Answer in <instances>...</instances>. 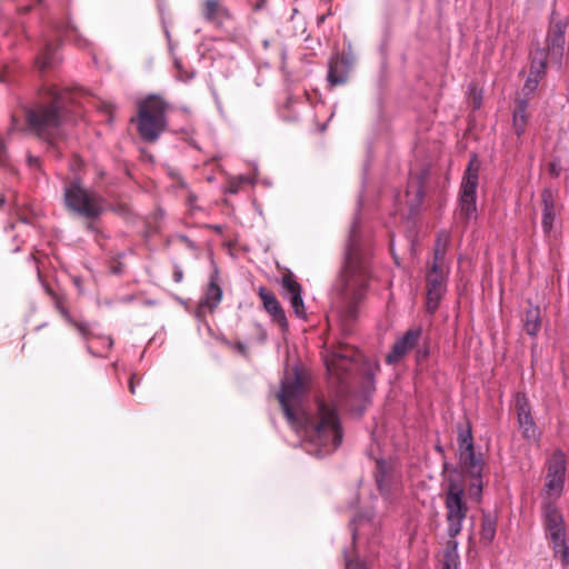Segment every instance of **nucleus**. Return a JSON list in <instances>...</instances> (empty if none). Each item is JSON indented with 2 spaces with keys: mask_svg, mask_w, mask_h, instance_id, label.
Here are the masks:
<instances>
[{
  "mask_svg": "<svg viewBox=\"0 0 569 569\" xmlns=\"http://www.w3.org/2000/svg\"><path fill=\"white\" fill-rule=\"evenodd\" d=\"M64 31H66L67 33H69V32H74V33H76V31H77V30H76V27H74V26H72L71 23H68V24L64 27Z\"/></svg>",
  "mask_w": 569,
  "mask_h": 569,
  "instance_id": "c03bdc74",
  "label": "nucleus"
},
{
  "mask_svg": "<svg viewBox=\"0 0 569 569\" xmlns=\"http://www.w3.org/2000/svg\"><path fill=\"white\" fill-rule=\"evenodd\" d=\"M177 239L182 242L187 248L190 250H196L197 246L196 243L186 234H178Z\"/></svg>",
  "mask_w": 569,
  "mask_h": 569,
  "instance_id": "c9c22d12",
  "label": "nucleus"
},
{
  "mask_svg": "<svg viewBox=\"0 0 569 569\" xmlns=\"http://www.w3.org/2000/svg\"><path fill=\"white\" fill-rule=\"evenodd\" d=\"M373 512L371 510L360 512L350 522V529L352 533V540L353 542L357 539L359 529L363 526L366 522H370L373 518Z\"/></svg>",
  "mask_w": 569,
  "mask_h": 569,
  "instance_id": "bb28decb",
  "label": "nucleus"
},
{
  "mask_svg": "<svg viewBox=\"0 0 569 569\" xmlns=\"http://www.w3.org/2000/svg\"><path fill=\"white\" fill-rule=\"evenodd\" d=\"M421 342H423V343L422 345L420 343L419 347H417L415 349L416 350V360L418 362L425 361L429 357V353H430L429 346L427 345V338L425 337V339Z\"/></svg>",
  "mask_w": 569,
  "mask_h": 569,
  "instance_id": "2f4dec72",
  "label": "nucleus"
},
{
  "mask_svg": "<svg viewBox=\"0 0 569 569\" xmlns=\"http://www.w3.org/2000/svg\"><path fill=\"white\" fill-rule=\"evenodd\" d=\"M258 295L262 300L264 310L269 313L274 322L279 325L282 331L288 330V321L283 308L278 301L273 292L260 287Z\"/></svg>",
  "mask_w": 569,
  "mask_h": 569,
  "instance_id": "a211bd4d",
  "label": "nucleus"
},
{
  "mask_svg": "<svg viewBox=\"0 0 569 569\" xmlns=\"http://www.w3.org/2000/svg\"><path fill=\"white\" fill-rule=\"evenodd\" d=\"M87 350H88V352H89V353H91L92 356H98V353H96V352L92 350V348H91V346H90L89 343H87Z\"/></svg>",
  "mask_w": 569,
  "mask_h": 569,
  "instance_id": "a18cd8bd",
  "label": "nucleus"
},
{
  "mask_svg": "<svg viewBox=\"0 0 569 569\" xmlns=\"http://www.w3.org/2000/svg\"><path fill=\"white\" fill-rule=\"evenodd\" d=\"M71 100L67 90H59L53 84L43 86L39 101L34 107L26 109L29 129L39 138L52 142L67 120L68 103Z\"/></svg>",
  "mask_w": 569,
  "mask_h": 569,
  "instance_id": "7ed1b4c3",
  "label": "nucleus"
},
{
  "mask_svg": "<svg viewBox=\"0 0 569 569\" xmlns=\"http://www.w3.org/2000/svg\"><path fill=\"white\" fill-rule=\"evenodd\" d=\"M282 295L290 301L293 312L299 318H305V303L301 296V286L292 277V274H286L282 277Z\"/></svg>",
  "mask_w": 569,
  "mask_h": 569,
  "instance_id": "f3484780",
  "label": "nucleus"
},
{
  "mask_svg": "<svg viewBox=\"0 0 569 569\" xmlns=\"http://www.w3.org/2000/svg\"><path fill=\"white\" fill-rule=\"evenodd\" d=\"M129 390L132 395L136 393V382H134V376H131L130 377V380H129Z\"/></svg>",
  "mask_w": 569,
  "mask_h": 569,
  "instance_id": "79ce46f5",
  "label": "nucleus"
},
{
  "mask_svg": "<svg viewBox=\"0 0 569 569\" xmlns=\"http://www.w3.org/2000/svg\"><path fill=\"white\" fill-rule=\"evenodd\" d=\"M183 279V271L180 266L174 264L173 267V280L174 282L179 283Z\"/></svg>",
  "mask_w": 569,
  "mask_h": 569,
  "instance_id": "e433bc0d",
  "label": "nucleus"
},
{
  "mask_svg": "<svg viewBox=\"0 0 569 569\" xmlns=\"http://www.w3.org/2000/svg\"><path fill=\"white\" fill-rule=\"evenodd\" d=\"M63 202L68 211L87 220L99 219L107 209L104 197L83 186L79 179L66 183Z\"/></svg>",
  "mask_w": 569,
  "mask_h": 569,
  "instance_id": "39448f33",
  "label": "nucleus"
},
{
  "mask_svg": "<svg viewBox=\"0 0 569 569\" xmlns=\"http://www.w3.org/2000/svg\"><path fill=\"white\" fill-rule=\"evenodd\" d=\"M323 20H325V17H323V16L319 18V21H320V22H322Z\"/></svg>",
  "mask_w": 569,
  "mask_h": 569,
  "instance_id": "8fccbe9b",
  "label": "nucleus"
},
{
  "mask_svg": "<svg viewBox=\"0 0 569 569\" xmlns=\"http://www.w3.org/2000/svg\"><path fill=\"white\" fill-rule=\"evenodd\" d=\"M423 339L421 326L409 328L393 342L390 352L386 356V363L390 366L399 363L409 352L419 347Z\"/></svg>",
  "mask_w": 569,
  "mask_h": 569,
  "instance_id": "f8f14e48",
  "label": "nucleus"
},
{
  "mask_svg": "<svg viewBox=\"0 0 569 569\" xmlns=\"http://www.w3.org/2000/svg\"><path fill=\"white\" fill-rule=\"evenodd\" d=\"M528 100H517L516 108L512 113V128L518 138H520L525 131L528 122Z\"/></svg>",
  "mask_w": 569,
  "mask_h": 569,
  "instance_id": "412c9836",
  "label": "nucleus"
},
{
  "mask_svg": "<svg viewBox=\"0 0 569 569\" xmlns=\"http://www.w3.org/2000/svg\"><path fill=\"white\" fill-rule=\"evenodd\" d=\"M542 217L541 227L546 236L553 231L560 206L557 202V193L551 188L541 191Z\"/></svg>",
  "mask_w": 569,
  "mask_h": 569,
  "instance_id": "dca6fc26",
  "label": "nucleus"
},
{
  "mask_svg": "<svg viewBox=\"0 0 569 569\" xmlns=\"http://www.w3.org/2000/svg\"><path fill=\"white\" fill-rule=\"evenodd\" d=\"M562 170L561 161L558 158H555L550 161L548 167V172L551 177L557 178L560 176Z\"/></svg>",
  "mask_w": 569,
  "mask_h": 569,
  "instance_id": "473e14b6",
  "label": "nucleus"
},
{
  "mask_svg": "<svg viewBox=\"0 0 569 569\" xmlns=\"http://www.w3.org/2000/svg\"><path fill=\"white\" fill-rule=\"evenodd\" d=\"M446 272L443 268L432 264L427 274V308L429 312H435L439 306L440 299L446 290Z\"/></svg>",
  "mask_w": 569,
  "mask_h": 569,
  "instance_id": "2eb2a0df",
  "label": "nucleus"
},
{
  "mask_svg": "<svg viewBox=\"0 0 569 569\" xmlns=\"http://www.w3.org/2000/svg\"><path fill=\"white\" fill-rule=\"evenodd\" d=\"M209 228L216 231L217 233H221L223 230V227L221 224H211L209 226Z\"/></svg>",
  "mask_w": 569,
  "mask_h": 569,
  "instance_id": "37998d69",
  "label": "nucleus"
},
{
  "mask_svg": "<svg viewBox=\"0 0 569 569\" xmlns=\"http://www.w3.org/2000/svg\"><path fill=\"white\" fill-rule=\"evenodd\" d=\"M458 445L460 465L472 478L468 488V497L476 502H480L483 489L482 470L485 462L481 456L477 455L475 451L470 427L459 430Z\"/></svg>",
  "mask_w": 569,
  "mask_h": 569,
  "instance_id": "0eeeda50",
  "label": "nucleus"
},
{
  "mask_svg": "<svg viewBox=\"0 0 569 569\" xmlns=\"http://www.w3.org/2000/svg\"><path fill=\"white\" fill-rule=\"evenodd\" d=\"M346 569H369L367 563L359 559H349L346 556Z\"/></svg>",
  "mask_w": 569,
  "mask_h": 569,
  "instance_id": "72a5a7b5",
  "label": "nucleus"
},
{
  "mask_svg": "<svg viewBox=\"0 0 569 569\" xmlns=\"http://www.w3.org/2000/svg\"><path fill=\"white\" fill-rule=\"evenodd\" d=\"M496 537V520L490 516L485 515L482 519L480 539L485 543H490Z\"/></svg>",
  "mask_w": 569,
  "mask_h": 569,
  "instance_id": "a878e982",
  "label": "nucleus"
},
{
  "mask_svg": "<svg viewBox=\"0 0 569 569\" xmlns=\"http://www.w3.org/2000/svg\"><path fill=\"white\" fill-rule=\"evenodd\" d=\"M350 61L342 57H332L329 61L328 81L331 86L343 84L349 76Z\"/></svg>",
  "mask_w": 569,
  "mask_h": 569,
  "instance_id": "6ab92c4d",
  "label": "nucleus"
},
{
  "mask_svg": "<svg viewBox=\"0 0 569 569\" xmlns=\"http://www.w3.org/2000/svg\"><path fill=\"white\" fill-rule=\"evenodd\" d=\"M519 429L523 436V438L528 440H536L539 436L537 425L531 415L517 418Z\"/></svg>",
  "mask_w": 569,
  "mask_h": 569,
  "instance_id": "b1692460",
  "label": "nucleus"
},
{
  "mask_svg": "<svg viewBox=\"0 0 569 569\" xmlns=\"http://www.w3.org/2000/svg\"><path fill=\"white\" fill-rule=\"evenodd\" d=\"M409 188L410 189L416 188V192H417V202L415 204L413 203L410 204L411 210H413L416 207L419 206V203L423 197V190H422V187L420 186V183H418V182L415 184H411Z\"/></svg>",
  "mask_w": 569,
  "mask_h": 569,
  "instance_id": "f704fd0d",
  "label": "nucleus"
},
{
  "mask_svg": "<svg viewBox=\"0 0 569 569\" xmlns=\"http://www.w3.org/2000/svg\"><path fill=\"white\" fill-rule=\"evenodd\" d=\"M548 61L549 57L546 53L536 50L531 61L529 74L541 80L542 77L546 74Z\"/></svg>",
  "mask_w": 569,
  "mask_h": 569,
  "instance_id": "5701e85b",
  "label": "nucleus"
},
{
  "mask_svg": "<svg viewBox=\"0 0 569 569\" xmlns=\"http://www.w3.org/2000/svg\"><path fill=\"white\" fill-rule=\"evenodd\" d=\"M86 228L88 231L90 232H98V228L97 226L94 224V220H88L87 224H86Z\"/></svg>",
  "mask_w": 569,
  "mask_h": 569,
  "instance_id": "a19ab883",
  "label": "nucleus"
},
{
  "mask_svg": "<svg viewBox=\"0 0 569 569\" xmlns=\"http://www.w3.org/2000/svg\"><path fill=\"white\" fill-rule=\"evenodd\" d=\"M569 48V18H560L553 10L546 33L545 47L538 49L549 57V62L557 69L562 67V58Z\"/></svg>",
  "mask_w": 569,
  "mask_h": 569,
  "instance_id": "6e6552de",
  "label": "nucleus"
},
{
  "mask_svg": "<svg viewBox=\"0 0 569 569\" xmlns=\"http://www.w3.org/2000/svg\"><path fill=\"white\" fill-rule=\"evenodd\" d=\"M466 486L459 473L450 475L445 489V508L448 541L443 550L441 569H459L460 559L458 553L457 536L462 530L463 521L467 518L468 506L465 500Z\"/></svg>",
  "mask_w": 569,
  "mask_h": 569,
  "instance_id": "20e7f679",
  "label": "nucleus"
},
{
  "mask_svg": "<svg viewBox=\"0 0 569 569\" xmlns=\"http://www.w3.org/2000/svg\"><path fill=\"white\" fill-rule=\"evenodd\" d=\"M237 191H238V186H233V184H231V186H230V192H231V193H236Z\"/></svg>",
  "mask_w": 569,
  "mask_h": 569,
  "instance_id": "de8ad7c7",
  "label": "nucleus"
},
{
  "mask_svg": "<svg viewBox=\"0 0 569 569\" xmlns=\"http://www.w3.org/2000/svg\"><path fill=\"white\" fill-rule=\"evenodd\" d=\"M7 159L6 148L2 142H0V166L4 163Z\"/></svg>",
  "mask_w": 569,
  "mask_h": 569,
  "instance_id": "ea45409f",
  "label": "nucleus"
},
{
  "mask_svg": "<svg viewBox=\"0 0 569 569\" xmlns=\"http://www.w3.org/2000/svg\"><path fill=\"white\" fill-rule=\"evenodd\" d=\"M540 79L528 74L527 80L522 87V93L526 97L525 99H529V97L537 90L539 86Z\"/></svg>",
  "mask_w": 569,
  "mask_h": 569,
  "instance_id": "7c9ffc66",
  "label": "nucleus"
},
{
  "mask_svg": "<svg viewBox=\"0 0 569 569\" xmlns=\"http://www.w3.org/2000/svg\"><path fill=\"white\" fill-rule=\"evenodd\" d=\"M447 241H448V236L447 234L445 236L443 242H442L440 237L437 240V244H436V248H435L433 263L432 264H437L438 268H443Z\"/></svg>",
  "mask_w": 569,
  "mask_h": 569,
  "instance_id": "c756f323",
  "label": "nucleus"
},
{
  "mask_svg": "<svg viewBox=\"0 0 569 569\" xmlns=\"http://www.w3.org/2000/svg\"><path fill=\"white\" fill-rule=\"evenodd\" d=\"M222 299V289L218 283L217 272L210 277L204 297L200 301L199 308H207L213 311Z\"/></svg>",
  "mask_w": 569,
  "mask_h": 569,
  "instance_id": "aec40b11",
  "label": "nucleus"
},
{
  "mask_svg": "<svg viewBox=\"0 0 569 569\" xmlns=\"http://www.w3.org/2000/svg\"><path fill=\"white\" fill-rule=\"evenodd\" d=\"M166 37L168 40H170V32L168 30H166Z\"/></svg>",
  "mask_w": 569,
  "mask_h": 569,
  "instance_id": "09e8293b",
  "label": "nucleus"
},
{
  "mask_svg": "<svg viewBox=\"0 0 569 569\" xmlns=\"http://www.w3.org/2000/svg\"><path fill=\"white\" fill-rule=\"evenodd\" d=\"M515 409H516L517 418H521V417L531 415L529 401L525 393L516 395Z\"/></svg>",
  "mask_w": 569,
  "mask_h": 569,
  "instance_id": "c85d7f7f",
  "label": "nucleus"
},
{
  "mask_svg": "<svg viewBox=\"0 0 569 569\" xmlns=\"http://www.w3.org/2000/svg\"><path fill=\"white\" fill-rule=\"evenodd\" d=\"M100 341H101V345H103V347H106V349H111L112 346H113V340L111 339V337L109 336H98L97 337Z\"/></svg>",
  "mask_w": 569,
  "mask_h": 569,
  "instance_id": "4c0bfd02",
  "label": "nucleus"
},
{
  "mask_svg": "<svg viewBox=\"0 0 569 569\" xmlns=\"http://www.w3.org/2000/svg\"><path fill=\"white\" fill-rule=\"evenodd\" d=\"M200 13L206 22L219 29L234 19L233 12L227 7L224 0H201Z\"/></svg>",
  "mask_w": 569,
  "mask_h": 569,
  "instance_id": "4468645a",
  "label": "nucleus"
},
{
  "mask_svg": "<svg viewBox=\"0 0 569 569\" xmlns=\"http://www.w3.org/2000/svg\"><path fill=\"white\" fill-rule=\"evenodd\" d=\"M522 321L526 333L536 337L541 329V309L538 306H530Z\"/></svg>",
  "mask_w": 569,
  "mask_h": 569,
  "instance_id": "4be33fe9",
  "label": "nucleus"
},
{
  "mask_svg": "<svg viewBox=\"0 0 569 569\" xmlns=\"http://www.w3.org/2000/svg\"><path fill=\"white\" fill-rule=\"evenodd\" d=\"M58 61L56 44L48 42L44 44L42 53L38 57L37 62L40 68H50Z\"/></svg>",
  "mask_w": 569,
  "mask_h": 569,
  "instance_id": "393cba45",
  "label": "nucleus"
},
{
  "mask_svg": "<svg viewBox=\"0 0 569 569\" xmlns=\"http://www.w3.org/2000/svg\"><path fill=\"white\" fill-rule=\"evenodd\" d=\"M370 244L360 234L359 218L352 222L345 266L337 283V313L345 321H353L358 316V305L365 299L370 271Z\"/></svg>",
  "mask_w": 569,
  "mask_h": 569,
  "instance_id": "f03ea898",
  "label": "nucleus"
},
{
  "mask_svg": "<svg viewBox=\"0 0 569 569\" xmlns=\"http://www.w3.org/2000/svg\"><path fill=\"white\" fill-rule=\"evenodd\" d=\"M28 163L32 168H39L40 167V160L38 157L28 156Z\"/></svg>",
  "mask_w": 569,
  "mask_h": 569,
  "instance_id": "58836bf2",
  "label": "nucleus"
},
{
  "mask_svg": "<svg viewBox=\"0 0 569 569\" xmlns=\"http://www.w3.org/2000/svg\"><path fill=\"white\" fill-rule=\"evenodd\" d=\"M61 313L72 326L76 327V329L86 340H88L90 337H93L89 322L72 319L69 311L63 308H61Z\"/></svg>",
  "mask_w": 569,
  "mask_h": 569,
  "instance_id": "cd10ccee",
  "label": "nucleus"
},
{
  "mask_svg": "<svg viewBox=\"0 0 569 569\" xmlns=\"http://www.w3.org/2000/svg\"><path fill=\"white\" fill-rule=\"evenodd\" d=\"M567 471L566 456L561 450L553 451L548 461L545 490L549 498L561 496Z\"/></svg>",
  "mask_w": 569,
  "mask_h": 569,
  "instance_id": "9b49d317",
  "label": "nucleus"
},
{
  "mask_svg": "<svg viewBox=\"0 0 569 569\" xmlns=\"http://www.w3.org/2000/svg\"><path fill=\"white\" fill-rule=\"evenodd\" d=\"M358 356L356 349L340 346L326 357L325 362L329 375L336 376L342 381L343 376L353 369Z\"/></svg>",
  "mask_w": 569,
  "mask_h": 569,
  "instance_id": "ddd939ff",
  "label": "nucleus"
},
{
  "mask_svg": "<svg viewBox=\"0 0 569 569\" xmlns=\"http://www.w3.org/2000/svg\"><path fill=\"white\" fill-rule=\"evenodd\" d=\"M305 391L302 373L296 367L281 380L277 397L289 423L302 433L306 451L325 457L341 445L340 419L337 409L323 400H318L312 411L300 410Z\"/></svg>",
  "mask_w": 569,
  "mask_h": 569,
  "instance_id": "f257e3e1",
  "label": "nucleus"
},
{
  "mask_svg": "<svg viewBox=\"0 0 569 569\" xmlns=\"http://www.w3.org/2000/svg\"><path fill=\"white\" fill-rule=\"evenodd\" d=\"M6 201H7V200H6L4 194H1V193H0V208L6 203Z\"/></svg>",
  "mask_w": 569,
  "mask_h": 569,
  "instance_id": "49530a36",
  "label": "nucleus"
},
{
  "mask_svg": "<svg viewBox=\"0 0 569 569\" xmlns=\"http://www.w3.org/2000/svg\"><path fill=\"white\" fill-rule=\"evenodd\" d=\"M137 128L140 138L153 143L168 127V103L159 96L151 94L138 104Z\"/></svg>",
  "mask_w": 569,
  "mask_h": 569,
  "instance_id": "423d86ee",
  "label": "nucleus"
},
{
  "mask_svg": "<svg viewBox=\"0 0 569 569\" xmlns=\"http://www.w3.org/2000/svg\"><path fill=\"white\" fill-rule=\"evenodd\" d=\"M543 527L551 541L555 557H558L562 566L569 565V550L566 540L565 520L561 511L550 500L541 506Z\"/></svg>",
  "mask_w": 569,
  "mask_h": 569,
  "instance_id": "1a4fd4ad",
  "label": "nucleus"
},
{
  "mask_svg": "<svg viewBox=\"0 0 569 569\" xmlns=\"http://www.w3.org/2000/svg\"><path fill=\"white\" fill-rule=\"evenodd\" d=\"M480 163L472 156L463 173L459 191V217L466 222L477 218V190Z\"/></svg>",
  "mask_w": 569,
  "mask_h": 569,
  "instance_id": "9d476101",
  "label": "nucleus"
}]
</instances>
